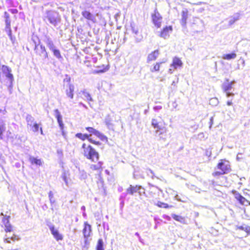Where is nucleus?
<instances>
[{"mask_svg":"<svg viewBox=\"0 0 250 250\" xmlns=\"http://www.w3.org/2000/svg\"><path fill=\"white\" fill-rule=\"evenodd\" d=\"M43 21L47 23L48 22L54 26H57L61 21L59 13L53 10L46 11L43 16Z\"/></svg>","mask_w":250,"mask_h":250,"instance_id":"nucleus-1","label":"nucleus"},{"mask_svg":"<svg viewBox=\"0 0 250 250\" xmlns=\"http://www.w3.org/2000/svg\"><path fill=\"white\" fill-rule=\"evenodd\" d=\"M82 148L83 149V155L88 159L93 162H96L99 160V155L95 149L91 146L83 143L82 145Z\"/></svg>","mask_w":250,"mask_h":250,"instance_id":"nucleus-2","label":"nucleus"},{"mask_svg":"<svg viewBox=\"0 0 250 250\" xmlns=\"http://www.w3.org/2000/svg\"><path fill=\"white\" fill-rule=\"evenodd\" d=\"M34 50L36 54L41 57L43 61L48 58V53L46 51L45 46L43 44L40 43L37 44L35 42Z\"/></svg>","mask_w":250,"mask_h":250,"instance_id":"nucleus-3","label":"nucleus"},{"mask_svg":"<svg viewBox=\"0 0 250 250\" xmlns=\"http://www.w3.org/2000/svg\"><path fill=\"white\" fill-rule=\"evenodd\" d=\"M235 83V82L234 81L229 82V80L227 79L226 80V82H225L222 84V89L226 93V96L227 97H229L234 95L233 93L229 92V91L231 90L232 86Z\"/></svg>","mask_w":250,"mask_h":250,"instance_id":"nucleus-4","label":"nucleus"},{"mask_svg":"<svg viewBox=\"0 0 250 250\" xmlns=\"http://www.w3.org/2000/svg\"><path fill=\"white\" fill-rule=\"evenodd\" d=\"M151 17L153 24L158 28L160 27L162 17L157 9L154 10V12L152 14Z\"/></svg>","mask_w":250,"mask_h":250,"instance_id":"nucleus-5","label":"nucleus"},{"mask_svg":"<svg viewBox=\"0 0 250 250\" xmlns=\"http://www.w3.org/2000/svg\"><path fill=\"white\" fill-rule=\"evenodd\" d=\"M218 168L221 170L224 173H228L230 171V166L229 164V162L228 161H224L223 160L219 163L218 164Z\"/></svg>","mask_w":250,"mask_h":250,"instance_id":"nucleus-6","label":"nucleus"},{"mask_svg":"<svg viewBox=\"0 0 250 250\" xmlns=\"http://www.w3.org/2000/svg\"><path fill=\"white\" fill-rule=\"evenodd\" d=\"M49 228L51 234L57 241L62 240L63 239L62 235L59 233L58 229H55L54 225H49Z\"/></svg>","mask_w":250,"mask_h":250,"instance_id":"nucleus-7","label":"nucleus"},{"mask_svg":"<svg viewBox=\"0 0 250 250\" xmlns=\"http://www.w3.org/2000/svg\"><path fill=\"white\" fill-rule=\"evenodd\" d=\"M54 115L56 118L61 130H63L64 125L62 121V117L61 112L58 109H56L54 111Z\"/></svg>","mask_w":250,"mask_h":250,"instance_id":"nucleus-8","label":"nucleus"},{"mask_svg":"<svg viewBox=\"0 0 250 250\" xmlns=\"http://www.w3.org/2000/svg\"><path fill=\"white\" fill-rule=\"evenodd\" d=\"M14 81V76L5 78L4 80V84L7 87V89L10 94L12 93Z\"/></svg>","mask_w":250,"mask_h":250,"instance_id":"nucleus-9","label":"nucleus"},{"mask_svg":"<svg viewBox=\"0 0 250 250\" xmlns=\"http://www.w3.org/2000/svg\"><path fill=\"white\" fill-rule=\"evenodd\" d=\"M14 81V76L5 78L4 80V84L7 87V89L10 94L12 93Z\"/></svg>","mask_w":250,"mask_h":250,"instance_id":"nucleus-10","label":"nucleus"},{"mask_svg":"<svg viewBox=\"0 0 250 250\" xmlns=\"http://www.w3.org/2000/svg\"><path fill=\"white\" fill-rule=\"evenodd\" d=\"M92 232L91 226L87 222L84 223V228L83 230V233L84 238H88L90 236Z\"/></svg>","mask_w":250,"mask_h":250,"instance_id":"nucleus-11","label":"nucleus"},{"mask_svg":"<svg viewBox=\"0 0 250 250\" xmlns=\"http://www.w3.org/2000/svg\"><path fill=\"white\" fill-rule=\"evenodd\" d=\"M75 87L72 83H69L67 88L65 89V94L66 96L71 100L74 98V92Z\"/></svg>","mask_w":250,"mask_h":250,"instance_id":"nucleus-12","label":"nucleus"},{"mask_svg":"<svg viewBox=\"0 0 250 250\" xmlns=\"http://www.w3.org/2000/svg\"><path fill=\"white\" fill-rule=\"evenodd\" d=\"M167 132V129L165 127L162 126L159 129H157L155 131V135L159 137L160 139L163 140H166V135H164Z\"/></svg>","mask_w":250,"mask_h":250,"instance_id":"nucleus-13","label":"nucleus"},{"mask_svg":"<svg viewBox=\"0 0 250 250\" xmlns=\"http://www.w3.org/2000/svg\"><path fill=\"white\" fill-rule=\"evenodd\" d=\"M44 42L49 50L52 49L57 47L52 38L48 36H46L45 37Z\"/></svg>","mask_w":250,"mask_h":250,"instance_id":"nucleus-14","label":"nucleus"},{"mask_svg":"<svg viewBox=\"0 0 250 250\" xmlns=\"http://www.w3.org/2000/svg\"><path fill=\"white\" fill-rule=\"evenodd\" d=\"M172 26H166L165 28L163 29V30L161 31L160 34V37L166 39L169 37V33L170 31H172Z\"/></svg>","mask_w":250,"mask_h":250,"instance_id":"nucleus-15","label":"nucleus"},{"mask_svg":"<svg viewBox=\"0 0 250 250\" xmlns=\"http://www.w3.org/2000/svg\"><path fill=\"white\" fill-rule=\"evenodd\" d=\"M140 186H141L138 185H136L135 186L130 185L129 187L127 188L126 192L127 193L130 194V195H133V194L135 193H138Z\"/></svg>","mask_w":250,"mask_h":250,"instance_id":"nucleus-16","label":"nucleus"},{"mask_svg":"<svg viewBox=\"0 0 250 250\" xmlns=\"http://www.w3.org/2000/svg\"><path fill=\"white\" fill-rule=\"evenodd\" d=\"M82 94L83 96V100H86L87 101H93V99L91 97L90 94L86 91V89H83V90H81L79 92V94Z\"/></svg>","mask_w":250,"mask_h":250,"instance_id":"nucleus-17","label":"nucleus"},{"mask_svg":"<svg viewBox=\"0 0 250 250\" xmlns=\"http://www.w3.org/2000/svg\"><path fill=\"white\" fill-rule=\"evenodd\" d=\"M182 64L183 63L179 58L175 57L173 59L172 63L170 65V67H173L174 69H177L178 66H182Z\"/></svg>","mask_w":250,"mask_h":250,"instance_id":"nucleus-18","label":"nucleus"},{"mask_svg":"<svg viewBox=\"0 0 250 250\" xmlns=\"http://www.w3.org/2000/svg\"><path fill=\"white\" fill-rule=\"evenodd\" d=\"M158 55H159L158 50H156L154 51L153 52H152V53H151L150 54H149L148 55L147 59V62H149L150 61L155 60L157 59V58L158 57Z\"/></svg>","mask_w":250,"mask_h":250,"instance_id":"nucleus-19","label":"nucleus"},{"mask_svg":"<svg viewBox=\"0 0 250 250\" xmlns=\"http://www.w3.org/2000/svg\"><path fill=\"white\" fill-rule=\"evenodd\" d=\"M82 15L84 18L88 20L93 21L95 20L94 16L88 11L85 10L83 11L82 12Z\"/></svg>","mask_w":250,"mask_h":250,"instance_id":"nucleus-20","label":"nucleus"},{"mask_svg":"<svg viewBox=\"0 0 250 250\" xmlns=\"http://www.w3.org/2000/svg\"><path fill=\"white\" fill-rule=\"evenodd\" d=\"M50 51L53 53L54 56L59 60L62 59L63 58L61 55V52L57 47L50 50Z\"/></svg>","mask_w":250,"mask_h":250,"instance_id":"nucleus-21","label":"nucleus"},{"mask_svg":"<svg viewBox=\"0 0 250 250\" xmlns=\"http://www.w3.org/2000/svg\"><path fill=\"white\" fill-rule=\"evenodd\" d=\"M29 160L32 164H35L39 166L42 165V161L41 159H37L33 156H30Z\"/></svg>","mask_w":250,"mask_h":250,"instance_id":"nucleus-22","label":"nucleus"},{"mask_svg":"<svg viewBox=\"0 0 250 250\" xmlns=\"http://www.w3.org/2000/svg\"><path fill=\"white\" fill-rule=\"evenodd\" d=\"M188 12L187 9L183 10L182 12L181 24L183 25H186L188 19Z\"/></svg>","mask_w":250,"mask_h":250,"instance_id":"nucleus-23","label":"nucleus"},{"mask_svg":"<svg viewBox=\"0 0 250 250\" xmlns=\"http://www.w3.org/2000/svg\"><path fill=\"white\" fill-rule=\"evenodd\" d=\"M6 129L5 123L3 120L0 119V139H2L3 133Z\"/></svg>","mask_w":250,"mask_h":250,"instance_id":"nucleus-24","label":"nucleus"},{"mask_svg":"<svg viewBox=\"0 0 250 250\" xmlns=\"http://www.w3.org/2000/svg\"><path fill=\"white\" fill-rule=\"evenodd\" d=\"M105 123L108 128L113 129V125L112 123V119L109 115H107L105 118Z\"/></svg>","mask_w":250,"mask_h":250,"instance_id":"nucleus-25","label":"nucleus"},{"mask_svg":"<svg viewBox=\"0 0 250 250\" xmlns=\"http://www.w3.org/2000/svg\"><path fill=\"white\" fill-rule=\"evenodd\" d=\"M171 216L175 220L178 221V222H180L181 223H182V224L186 223V219H185V217H184L182 216L176 215L175 214H172Z\"/></svg>","mask_w":250,"mask_h":250,"instance_id":"nucleus-26","label":"nucleus"},{"mask_svg":"<svg viewBox=\"0 0 250 250\" xmlns=\"http://www.w3.org/2000/svg\"><path fill=\"white\" fill-rule=\"evenodd\" d=\"M152 126L156 129L162 127V123L158 122L157 119H152L151 121Z\"/></svg>","mask_w":250,"mask_h":250,"instance_id":"nucleus-27","label":"nucleus"},{"mask_svg":"<svg viewBox=\"0 0 250 250\" xmlns=\"http://www.w3.org/2000/svg\"><path fill=\"white\" fill-rule=\"evenodd\" d=\"M236 57V54L235 53H232L230 54H224L222 56V58L224 60H230L231 59H234Z\"/></svg>","mask_w":250,"mask_h":250,"instance_id":"nucleus-28","label":"nucleus"},{"mask_svg":"<svg viewBox=\"0 0 250 250\" xmlns=\"http://www.w3.org/2000/svg\"><path fill=\"white\" fill-rule=\"evenodd\" d=\"M239 19V14L236 13L233 17H231L229 20V25H232L236 21Z\"/></svg>","mask_w":250,"mask_h":250,"instance_id":"nucleus-29","label":"nucleus"},{"mask_svg":"<svg viewBox=\"0 0 250 250\" xmlns=\"http://www.w3.org/2000/svg\"><path fill=\"white\" fill-rule=\"evenodd\" d=\"M96 250H104V242L102 239H99L98 240L96 247Z\"/></svg>","mask_w":250,"mask_h":250,"instance_id":"nucleus-30","label":"nucleus"},{"mask_svg":"<svg viewBox=\"0 0 250 250\" xmlns=\"http://www.w3.org/2000/svg\"><path fill=\"white\" fill-rule=\"evenodd\" d=\"M103 163L102 162H99L98 164L95 165H91L90 166V168L92 170H98L102 168Z\"/></svg>","mask_w":250,"mask_h":250,"instance_id":"nucleus-31","label":"nucleus"},{"mask_svg":"<svg viewBox=\"0 0 250 250\" xmlns=\"http://www.w3.org/2000/svg\"><path fill=\"white\" fill-rule=\"evenodd\" d=\"M4 18L5 26H11V21L10 19V16L9 14L7 12H4Z\"/></svg>","mask_w":250,"mask_h":250,"instance_id":"nucleus-32","label":"nucleus"},{"mask_svg":"<svg viewBox=\"0 0 250 250\" xmlns=\"http://www.w3.org/2000/svg\"><path fill=\"white\" fill-rule=\"evenodd\" d=\"M26 120L28 125L31 126L34 122V118L31 115L28 114L26 117Z\"/></svg>","mask_w":250,"mask_h":250,"instance_id":"nucleus-33","label":"nucleus"},{"mask_svg":"<svg viewBox=\"0 0 250 250\" xmlns=\"http://www.w3.org/2000/svg\"><path fill=\"white\" fill-rule=\"evenodd\" d=\"M90 135L87 134H82L81 133H78L76 134V137L79 138L80 139L84 141L86 139H88Z\"/></svg>","mask_w":250,"mask_h":250,"instance_id":"nucleus-34","label":"nucleus"},{"mask_svg":"<svg viewBox=\"0 0 250 250\" xmlns=\"http://www.w3.org/2000/svg\"><path fill=\"white\" fill-rule=\"evenodd\" d=\"M86 129L90 133L95 135V136H97L100 134V132L93 127H86Z\"/></svg>","mask_w":250,"mask_h":250,"instance_id":"nucleus-35","label":"nucleus"},{"mask_svg":"<svg viewBox=\"0 0 250 250\" xmlns=\"http://www.w3.org/2000/svg\"><path fill=\"white\" fill-rule=\"evenodd\" d=\"M238 229L242 230H244L246 231L248 234H250V227L247 226V225H244V226H238L237 227Z\"/></svg>","mask_w":250,"mask_h":250,"instance_id":"nucleus-36","label":"nucleus"},{"mask_svg":"<svg viewBox=\"0 0 250 250\" xmlns=\"http://www.w3.org/2000/svg\"><path fill=\"white\" fill-rule=\"evenodd\" d=\"M20 239V238L14 234L12 237H11L10 238L9 237H8L7 238L5 239V241L6 242V243H10V240H12L13 241H15V240H19Z\"/></svg>","mask_w":250,"mask_h":250,"instance_id":"nucleus-37","label":"nucleus"},{"mask_svg":"<svg viewBox=\"0 0 250 250\" xmlns=\"http://www.w3.org/2000/svg\"><path fill=\"white\" fill-rule=\"evenodd\" d=\"M219 101L216 98H213L210 99L209 104L212 105L216 106L218 104Z\"/></svg>","mask_w":250,"mask_h":250,"instance_id":"nucleus-38","label":"nucleus"},{"mask_svg":"<svg viewBox=\"0 0 250 250\" xmlns=\"http://www.w3.org/2000/svg\"><path fill=\"white\" fill-rule=\"evenodd\" d=\"M80 178L81 180H85L87 178V175L86 172L83 170L80 171Z\"/></svg>","mask_w":250,"mask_h":250,"instance_id":"nucleus-39","label":"nucleus"},{"mask_svg":"<svg viewBox=\"0 0 250 250\" xmlns=\"http://www.w3.org/2000/svg\"><path fill=\"white\" fill-rule=\"evenodd\" d=\"M162 62L158 63L157 62L155 65L154 66V67L150 69V71L152 72H155V71H158L160 69V65L161 64Z\"/></svg>","mask_w":250,"mask_h":250,"instance_id":"nucleus-40","label":"nucleus"},{"mask_svg":"<svg viewBox=\"0 0 250 250\" xmlns=\"http://www.w3.org/2000/svg\"><path fill=\"white\" fill-rule=\"evenodd\" d=\"M157 205L159 207L163 208H168L169 207V206H168V204L165 203L160 202V201L158 202Z\"/></svg>","mask_w":250,"mask_h":250,"instance_id":"nucleus-41","label":"nucleus"},{"mask_svg":"<svg viewBox=\"0 0 250 250\" xmlns=\"http://www.w3.org/2000/svg\"><path fill=\"white\" fill-rule=\"evenodd\" d=\"M48 196H49V200H50L51 204L54 203L55 202V200L54 198L53 193L51 191H50L49 192Z\"/></svg>","mask_w":250,"mask_h":250,"instance_id":"nucleus-42","label":"nucleus"},{"mask_svg":"<svg viewBox=\"0 0 250 250\" xmlns=\"http://www.w3.org/2000/svg\"><path fill=\"white\" fill-rule=\"evenodd\" d=\"M239 202L242 205H246V203H249V201L245 197H244L242 196L239 198Z\"/></svg>","mask_w":250,"mask_h":250,"instance_id":"nucleus-43","label":"nucleus"},{"mask_svg":"<svg viewBox=\"0 0 250 250\" xmlns=\"http://www.w3.org/2000/svg\"><path fill=\"white\" fill-rule=\"evenodd\" d=\"M5 30L7 32L8 36L9 37H11L12 35V30L11 29V26H5Z\"/></svg>","mask_w":250,"mask_h":250,"instance_id":"nucleus-44","label":"nucleus"},{"mask_svg":"<svg viewBox=\"0 0 250 250\" xmlns=\"http://www.w3.org/2000/svg\"><path fill=\"white\" fill-rule=\"evenodd\" d=\"M146 173L147 175L150 176L152 179H154V178L155 177L153 171L150 169L147 170Z\"/></svg>","mask_w":250,"mask_h":250,"instance_id":"nucleus-45","label":"nucleus"},{"mask_svg":"<svg viewBox=\"0 0 250 250\" xmlns=\"http://www.w3.org/2000/svg\"><path fill=\"white\" fill-rule=\"evenodd\" d=\"M32 131L34 132H37L39 130V125L38 124L35 123L31 126Z\"/></svg>","mask_w":250,"mask_h":250,"instance_id":"nucleus-46","label":"nucleus"},{"mask_svg":"<svg viewBox=\"0 0 250 250\" xmlns=\"http://www.w3.org/2000/svg\"><path fill=\"white\" fill-rule=\"evenodd\" d=\"M98 138H99L103 141H107V137L100 132V134L97 136Z\"/></svg>","mask_w":250,"mask_h":250,"instance_id":"nucleus-47","label":"nucleus"},{"mask_svg":"<svg viewBox=\"0 0 250 250\" xmlns=\"http://www.w3.org/2000/svg\"><path fill=\"white\" fill-rule=\"evenodd\" d=\"M138 193L139 194V195L140 196H142V195H145L146 194V193H145V189H144V188H143L141 186H140V188H139V192Z\"/></svg>","mask_w":250,"mask_h":250,"instance_id":"nucleus-48","label":"nucleus"},{"mask_svg":"<svg viewBox=\"0 0 250 250\" xmlns=\"http://www.w3.org/2000/svg\"><path fill=\"white\" fill-rule=\"evenodd\" d=\"M131 30L133 32L135 35H137L138 34V29L137 27H135V26H133L131 25Z\"/></svg>","mask_w":250,"mask_h":250,"instance_id":"nucleus-49","label":"nucleus"},{"mask_svg":"<svg viewBox=\"0 0 250 250\" xmlns=\"http://www.w3.org/2000/svg\"><path fill=\"white\" fill-rule=\"evenodd\" d=\"M10 218V216H4L3 218V219H2V222L4 224H6V223H8V222H9V219Z\"/></svg>","mask_w":250,"mask_h":250,"instance_id":"nucleus-50","label":"nucleus"},{"mask_svg":"<svg viewBox=\"0 0 250 250\" xmlns=\"http://www.w3.org/2000/svg\"><path fill=\"white\" fill-rule=\"evenodd\" d=\"M88 238H84V241L83 247H85V248H88V246L89 245V242L88 241Z\"/></svg>","mask_w":250,"mask_h":250,"instance_id":"nucleus-51","label":"nucleus"},{"mask_svg":"<svg viewBox=\"0 0 250 250\" xmlns=\"http://www.w3.org/2000/svg\"><path fill=\"white\" fill-rule=\"evenodd\" d=\"M234 194L235 198L238 201H239V198L242 196V195L240 194H239L238 192H237L236 191H234Z\"/></svg>","mask_w":250,"mask_h":250,"instance_id":"nucleus-52","label":"nucleus"},{"mask_svg":"<svg viewBox=\"0 0 250 250\" xmlns=\"http://www.w3.org/2000/svg\"><path fill=\"white\" fill-rule=\"evenodd\" d=\"M62 179L63 180V181L65 182V184L66 185H67L68 184V182H67V179H66V174L65 173H63V174L62 175Z\"/></svg>","mask_w":250,"mask_h":250,"instance_id":"nucleus-53","label":"nucleus"},{"mask_svg":"<svg viewBox=\"0 0 250 250\" xmlns=\"http://www.w3.org/2000/svg\"><path fill=\"white\" fill-rule=\"evenodd\" d=\"M162 108V106H160V105L155 106L153 107L154 110L156 112H158L159 110H161Z\"/></svg>","mask_w":250,"mask_h":250,"instance_id":"nucleus-54","label":"nucleus"},{"mask_svg":"<svg viewBox=\"0 0 250 250\" xmlns=\"http://www.w3.org/2000/svg\"><path fill=\"white\" fill-rule=\"evenodd\" d=\"M12 226L10 225L9 227H7V228H5V230L6 232H11L12 231Z\"/></svg>","mask_w":250,"mask_h":250,"instance_id":"nucleus-55","label":"nucleus"},{"mask_svg":"<svg viewBox=\"0 0 250 250\" xmlns=\"http://www.w3.org/2000/svg\"><path fill=\"white\" fill-rule=\"evenodd\" d=\"M242 153H238L237 155V157H236V160L237 161H240L242 159V158L240 156V155H242Z\"/></svg>","mask_w":250,"mask_h":250,"instance_id":"nucleus-56","label":"nucleus"},{"mask_svg":"<svg viewBox=\"0 0 250 250\" xmlns=\"http://www.w3.org/2000/svg\"><path fill=\"white\" fill-rule=\"evenodd\" d=\"M135 235H136V236H137L138 237V239H139V240L140 242H142V239L141 238V237H140L139 234L138 232H136L135 233Z\"/></svg>","mask_w":250,"mask_h":250,"instance_id":"nucleus-57","label":"nucleus"},{"mask_svg":"<svg viewBox=\"0 0 250 250\" xmlns=\"http://www.w3.org/2000/svg\"><path fill=\"white\" fill-rule=\"evenodd\" d=\"M224 174V173H223V171H222V172L216 171L214 173H213V175L214 176H217V175H221V174Z\"/></svg>","mask_w":250,"mask_h":250,"instance_id":"nucleus-58","label":"nucleus"},{"mask_svg":"<svg viewBox=\"0 0 250 250\" xmlns=\"http://www.w3.org/2000/svg\"><path fill=\"white\" fill-rule=\"evenodd\" d=\"M163 218L166 219H167L168 221H170V217L169 216L167 215H164L163 216Z\"/></svg>","mask_w":250,"mask_h":250,"instance_id":"nucleus-59","label":"nucleus"},{"mask_svg":"<svg viewBox=\"0 0 250 250\" xmlns=\"http://www.w3.org/2000/svg\"><path fill=\"white\" fill-rule=\"evenodd\" d=\"M10 11L13 13V14H16L18 12V10L17 9H11L10 10Z\"/></svg>","mask_w":250,"mask_h":250,"instance_id":"nucleus-60","label":"nucleus"},{"mask_svg":"<svg viewBox=\"0 0 250 250\" xmlns=\"http://www.w3.org/2000/svg\"><path fill=\"white\" fill-rule=\"evenodd\" d=\"M189 188H190L191 190H195L196 188H197V187H195L193 185H191L190 187H189Z\"/></svg>","mask_w":250,"mask_h":250,"instance_id":"nucleus-61","label":"nucleus"},{"mask_svg":"<svg viewBox=\"0 0 250 250\" xmlns=\"http://www.w3.org/2000/svg\"><path fill=\"white\" fill-rule=\"evenodd\" d=\"M213 117H212L210 119V127H211V126L213 124Z\"/></svg>","mask_w":250,"mask_h":250,"instance_id":"nucleus-62","label":"nucleus"},{"mask_svg":"<svg viewBox=\"0 0 250 250\" xmlns=\"http://www.w3.org/2000/svg\"><path fill=\"white\" fill-rule=\"evenodd\" d=\"M93 144L96 145H101V143L100 142H97L95 141H94V142L93 143Z\"/></svg>","mask_w":250,"mask_h":250,"instance_id":"nucleus-63","label":"nucleus"},{"mask_svg":"<svg viewBox=\"0 0 250 250\" xmlns=\"http://www.w3.org/2000/svg\"><path fill=\"white\" fill-rule=\"evenodd\" d=\"M227 104L229 106V105H232V103L231 101H228Z\"/></svg>","mask_w":250,"mask_h":250,"instance_id":"nucleus-64","label":"nucleus"}]
</instances>
